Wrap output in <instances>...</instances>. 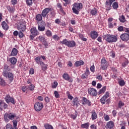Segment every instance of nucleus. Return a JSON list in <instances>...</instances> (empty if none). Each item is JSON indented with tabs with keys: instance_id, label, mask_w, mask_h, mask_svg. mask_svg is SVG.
<instances>
[{
	"instance_id": "f257e3e1",
	"label": "nucleus",
	"mask_w": 129,
	"mask_h": 129,
	"mask_svg": "<svg viewBox=\"0 0 129 129\" xmlns=\"http://www.w3.org/2000/svg\"><path fill=\"white\" fill-rule=\"evenodd\" d=\"M8 71H10V70H9V67L5 66L3 72V75L4 77L7 78L10 82H12L13 80H14V74L13 73L9 72Z\"/></svg>"
},
{
	"instance_id": "f03ea898",
	"label": "nucleus",
	"mask_w": 129,
	"mask_h": 129,
	"mask_svg": "<svg viewBox=\"0 0 129 129\" xmlns=\"http://www.w3.org/2000/svg\"><path fill=\"white\" fill-rule=\"evenodd\" d=\"M73 6V12L74 14H76V15H78L79 14V11H81L82 8H83V5L81 3H74Z\"/></svg>"
},
{
	"instance_id": "7ed1b4c3",
	"label": "nucleus",
	"mask_w": 129,
	"mask_h": 129,
	"mask_svg": "<svg viewBox=\"0 0 129 129\" xmlns=\"http://www.w3.org/2000/svg\"><path fill=\"white\" fill-rule=\"evenodd\" d=\"M60 43L62 45L67 46L69 48H74V47L76 46V43H75V41L73 40L68 41L66 39H63L62 41H60Z\"/></svg>"
},
{
	"instance_id": "20e7f679",
	"label": "nucleus",
	"mask_w": 129,
	"mask_h": 129,
	"mask_svg": "<svg viewBox=\"0 0 129 129\" xmlns=\"http://www.w3.org/2000/svg\"><path fill=\"white\" fill-rule=\"evenodd\" d=\"M105 40L108 43H115L117 41V37L113 35L107 34L105 36Z\"/></svg>"
},
{
	"instance_id": "39448f33",
	"label": "nucleus",
	"mask_w": 129,
	"mask_h": 129,
	"mask_svg": "<svg viewBox=\"0 0 129 129\" xmlns=\"http://www.w3.org/2000/svg\"><path fill=\"white\" fill-rule=\"evenodd\" d=\"M15 117H16V115L14 113H10L9 114L6 113L4 115V118L6 121H9L10 119L13 120Z\"/></svg>"
},
{
	"instance_id": "423d86ee",
	"label": "nucleus",
	"mask_w": 129,
	"mask_h": 129,
	"mask_svg": "<svg viewBox=\"0 0 129 129\" xmlns=\"http://www.w3.org/2000/svg\"><path fill=\"white\" fill-rule=\"evenodd\" d=\"M44 107V105L42 103L37 102L34 105V108L36 111H40L42 110L43 107Z\"/></svg>"
},
{
	"instance_id": "0eeeda50",
	"label": "nucleus",
	"mask_w": 129,
	"mask_h": 129,
	"mask_svg": "<svg viewBox=\"0 0 129 129\" xmlns=\"http://www.w3.org/2000/svg\"><path fill=\"white\" fill-rule=\"evenodd\" d=\"M45 28L46 24H45V22H41L38 25V30L39 31V32H44V31H45Z\"/></svg>"
},
{
	"instance_id": "6e6552de",
	"label": "nucleus",
	"mask_w": 129,
	"mask_h": 129,
	"mask_svg": "<svg viewBox=\"0 0 129 129\" xmlns=\"http://www.w3.org/2000/svg\"><path fill=\"white\" fill-rule=\"evenodd\" d=\"M101 67L102 70H105L107 68V62L105 58H103L101 60Z\"/></svg>"
},
{
	"instance_id": "1a4fd4ad",
	"label": "nucleus",
	"mask_w": 129,
	"mask_h": 129,
	"mask_svg": "<svg viewBox=\"0 0 129 129\" xmlns=\"http://www.w3.org/2000/svg\"><path fill=\"white\" fill-rule=\"evenodd\" d=\"M88 92L90 95H93V96H96V95H97V91L94 88H89Z\"/></svg>"
},
{
	"instance_id": "9d476101",
	"label": "nucleus",
	"mask_w": 129,
	"mask_h": 129,
	"mask_svg": "<svg viewBox=\"0 0 129 129\" xmlns=\"http://www.w3.org/2000/svg\"><path fill=\"white\" fill-rule=\"evenodd\" d=\"M79 102L80 101H79V99H78V97H75L73 99V102H72L73 106H77V107H78V106H79L80 104Z\"/></svg>"
},
{
	"instance_id": "9b49d317",
	"label": "nucleus",
	"mask_w": 129,
	"mask_h": 129,
	"mask_svg": "<svg viewBox=\"0 0 129 129\" xmlns=\"http://www.w3.org/2000/svg\"><path fill=\"white\" fill-rule=\"evenodd\" d=\"M30 33L33 36H38V35H40V33L38 31L36 27L32 28L30 29Z\"/></svg>"
},
{
	"instance_id": "f8f14e48",
	"label": "nucleus",
	"mask_w": 129,
	"mask_h": 129,
	"mask_svg": "<svg viewBox=\"0 0 129 129\" xmlns=\"http://www.w3.org/2000/svg\"><path fill=\"white\" fill-rule=\"evenodd\" d=\"M51 8H45L44 9L42 12L41 15L43 18H46V16L49 13H50V11H51Z\"/></svg>"
},
{
	"instance_id": "ddd939ff",
	"label": "nucleus",
	"mask_w": 129,
	"mask_h": 129,
	"mask_svg": "<svg viewBox=\"0 0 129 129\" xmlns=\"http://www.w3.org/2000/svg\"><path fill=\"white\" fill-rule=\"evenodd\" d=\"M120 39L122 41H128L129 39V34L127 33H124L120 35Z\"/></svg>"
},
{
	"instance_id": "4468645a",
	"label": "nucleus",
	"mask_w": 129,
	"mask_h": 129,
	"mask_svg": "<svg viewBox=\"0 0 129 129\" xmlns=\"http://www.w3.org/2000/svg\"><path fill=\"white\" fill-rule=\"evenodd\" d=\"M6 102L7 103H10V102H11V103H15V99L14 98H12L11 97L7 96L5 98Z\"/></svg>"
},
{
	"instance_id": "2eb2a0df",
	"label": "nucleus",
	"mask_w": 129,
	"mask_h": 129,
	"mask_svg": "<svg viewBox=\"0 0 129 129\" xmlns=\"http://www.w3.org/2000/svg\"><path fill=\"white\" fill-rule=\"evenodd\" d=\"M113 126H114V123H113L112 121H110L107 123L105 128L112 129L113 128Z\"/></svg>"
},
{
	"instance_id": "dca6fc26",
	"label": "nucleus",
	"mask_w": 129,
	"mask_h": 129,
	"mask_svg": "<svg viewBox=\"0 0 129 129\" xmlns=\"http://www.w3.org/2000/svg\"><path fill=\"white\" fill-rule=\"evenodd\" d=\"M17 28L19 31L24 32L26 30V26L24 24H21L18 25Z\"/></svg>"
},
{
	"instance_id": "f3484780",
	"label": "nucleus",
	"mask_w": 129,
	"mask_h": 129,
	"mask_svg": "<svg viewBox=\"0 0 129 129\" xmlns=\"http://www.w3.org/2000/svg\"><path fill=\"white\" fill-rule=\"evenodd\" d=\"M98 37V33L95 31L91 32V37L92 39H96Z\"/></svg>"
},
{
	"instance_id": "a211bd4d",
	"label": "nucleus",
	"mask_w": 129,
	"mask_h": 129,
	"mask_svg": "<svg viewBox=\"0 0 129 129\" xmlns=\"http://www.w3.org/2000/svg\"><path fill=\"white\" fill-rule=\"evenodd\" d=\"M83 104H87V105H91V103L89 100H88L86 98H83Z\"/></svg>"
},
{
	"instance_id": "6ab92c4d",
	"label": "nucleus",
	"mask_w": 129,
	"mask_h": 129,
	"mask_svg": "<svg viewBox=\"0 0 129 129\" xmlns=\"http://www.w3.org/2000/svg\"><path fill=\"white\" fill-rule=\"evenodd\" d=\"M75 65L76 67H79V66L84 65V61H83V60L77 61L75 63Z\"/></svg>"
},
{
	"instance_id": "aec40b11",
	"label": "nucleus",
	"mask_w": 129,
	"mask_h": 129,
	"mask_svg": "<svg viewBox=\"0 0 129 129\" xmlns=\"http://www.w3.org/2000/svg\"><path fill=\"white\" fill-rule=\"evenodd\" d=\"M17 55H18V49H17L16 48H14L12 49L11 54L10 55V56H17Z\"/></svg>"
},
{
	"instance_id": "412c9836",
	"label": "nucleus",
	"mask_w": 129,
	"mask_h": 129,
	"mask_svg": "<svg viewBox=\"0 0 129 129\" xmlns=\"http://www.w3.org/2000/svg\"><path fill=\"white\" fill-rule=\"evenodd\" d=\"M9 61L13 65H15L17 63V59L16 57H11L10 58Z\"/></svg>"
},
{
	"instance_id": "4be33fe9",
	"label": "nucleus",
	"mask_w": 129,
	"mask_h": 129,
	"mask_svg": "<svg viewBox=\"0 0 129 129\" xmlns=\"http://www.w3.org/2000/svg\"><path fill=\"white\" fill-rule=\"evenodd\" d=\"M7 9L8 11L10 12V13H13L15 12V7H11V6H8L7 7Z\"/></svg>"
},
{
	"instance_id": "5701e85b",
	"label": "nucleus",
	"mask_w": 129,
	"mask_h": 129,
	"mask_svg": "<svg viewBox=\"0 0 129 129\" xmlns=\"http://www.w3.org/2000/svg\"><path fill=\"white\" fill-rule=\"evenodd\" d=\"M97 118V114H96V112H95V111H92V120H94L95 119H96Z\"/></svg>"
},
{
	"instance_id": "b1692460",
	"label": "nucleus",
	"mask_w": 129,
	"mask_h": 129,
	"mask_svg": "<svg viewBox=\"0 0 129 129\" xmlns=\"http://www.w3.org/2000/svg\"><path fill=\"white\" fill-rule=\"evenodd\" d=\"M2 27L4 29V30H5L6 31V30H8V24H7V23H6L5 21H3L2 22Z\"/></svg>"
},
{
	"instance_id": "393cba45",
	"label": "nucleus",
	"mask_w": 129,
	"mask_h": 129,
	"mask_svg": "<svg viewBox=\"0 0 129 129\" xmlns=\"http://www.w3.org/2000/svg\"><path fill=\"white\" fill-rule=\"evenodd\" d=\"M90 14L92 15V16H96L97 14V10L96 9L94 8L91 11Z\"/></svg>"
},
{
	"instance_id": "a878e982",
	"label": "nucleus",
	"mask_w": 129,
	"mask_h": 129,
	"mask_svg": "<svg viewBox=\"0 0 129 129\" xmlns=\"http://www.w3.org/2000/svg\"><path fill=\"white\" fill-rule=\"evenodd\" d=\"M27 89L30 90V91H34V89H35V86L31 84L29 86H27Z\"/></svg>"
},
{
	"instance_id": "bb28decb",
	"label": "nucleus",
	"mask_w": 129,
	"mask_h": 129,
	"mask_svg": "<svg viewBox=\"0 0 129 129\" xmlns=\"http://www.w3.org/2000/svg\"><path fill=\"white\" fill-rule=\"evenodd\" d=\"M39 64L41 65L42 70H46L47 69V66L44 62H40V64Z\"/></svg>"
},
{
	"instance_id": "cd10ccee",
	"label": "nucleus",
	"mask_w": 129,
	"mask_h": 129,
	"mask_svg": "<svg viewBox=\"0 0 129 129\" xmlns=\"http://www.w3.org/2000/svg\"><path fill=\"white\" fill-rule=\"evenodd\" d=\"M0 85H1L2 86H6V85H7L6 81H5V80L2 78H1Z\"/></svg>"
},
{
	"instance_id": "c85d7f7f",
	"label": "nucleus",
	"mask_w": 129,
	"mask_h": 129,
	"mask_svg": "<svg viewBox=\"0 0 129 129\" xmlns=\"http://www.w3.org/2000/svg\"><path fill=\"white\" fill-rule=\"evenodd\" d=\"M44 126L45 129H54L53 126L49 124H44Z\"/></svg>"
},
{
	"instance_id": "c756f323",
	"label": "nucleus",
	"mask_w": 129,
	"mask_h": 129,
	"mask_svg": "<svg viewBox=\"0 0 129 129\" xmlns=\"http://www.w3.org/2000/svg\"><path fill=\"white\" fill-rule=\"evenodd\" d=\"M57 7L58 9H59V11L61 13H64V10H63V8H62V5H61V4L60 3H57Z\"/></svg>"
},
{
	"instance_id": "7c9ffc66",
	"label": "nucleus",
	"mask_w": 129,
	"mask_h": 129,
	"mask_svg": "<svg viewBox=\"0 0 129 129\" xmlns=\"http://www.w3.org/2000/svg\"><path fill=\"white\" fill-rule=\"evenodd\" d=\"M119 20L121 23H124L125 22V18L123 15H121L119 17Z\"/></svg>"
},
{
	"instance_id": "2f4dec72",
	"label": "nucleus",
	"mask_w": 129,
	"mask_h": 129,
	"mask_svg": "<svg viewBox=\"0 0 129 129\" xmlns=\"http://www.w3.org/2000/svg\"><path fill=\"white\" fill-rule=\"evenodd\" d=\"M112 4V3H111L109 1H106V5L107 7H108V8L106 9V10H107V11H109V10H110V7H111Z\"/></svg>"
},
{
	"instance_id": "473e14b6",
	"label": "nucleus",
	"mask_w": 129,
	"mask_h": 129,
	"mask_svg": "<svg viewBox=\"0 0 129 129\" xmlns=\"http://www.w3.org/2000/svg\"><path fill=\"white\" fill-rule=\"evenodd\" d=\"M43 18L42 17V15H41V14H38L36 15V20L37 21H42Z\"/></svg>"
},
{
	"instance_id": "72a5a7b5",
	"label": "nucleus",
	"mask_w": 129,
	"mask_h": 129,
	"mask_svg": "<svg viewBox=\"0 0 129 129\" xmlns=\"http://www.w3.org/2000/svg\"><path fill=\"white\" fill-rule=\"evenodd\" d=\"M81 127L83 128H88L89 127V123H86L81 125Z\"/></svg>"
},
{
	"instance_id": "f704fd0d",
	"label": "nucleus",
	"mask_w": 129,
	"mask_h": 129,
	"mask_svg": "<svg viewBox=\"0 0 129 129\" xmlns=\"http://www.w3.org/2000/svg\"><path fill=\"white\" fill-rule=\"evenodd\" d=\"M40 60H41V57H40L39 56L35 58V61H36V63L37 64H38L39 65H40L41 64V62H43V61H41Z\"/></svg>"
},
{
	"instance_id": "c9c22d12",
	"label": "nucleus",
	"mask_w": 129,
	"mask_h": 129,
	"mask_svg": "<svg viewBox=\"0 0 129 129\" xmlns=\"http://www.w3.org/2000/svg\"><path fill=\"white\" fill-rule=\"evenodd\" d=\"M100 102L102 104H105V102H106V98H104V97H102L101 99H100Z\"/></svg>"
},
{
	"instance_id": "e433bc0d",
	"label": "nucleus",
	"mask_w": 129,
	"mask_h": 129,
	"mask_svg": "<svg viewBox=\"0 0 129 129\" xmlns=\"http://www.w3.org/2000/svg\"><path fill=\"white\" fill-rule=\"evenodd\" d=\"M118 84L120 86H123L125 84V83L123 80H121L118 82Z\"/></svg>"
},
{
	"instance_id": "4c0bfd02",
	"label": "nucleus",
	"mask_w": 129,
	"mask_h": 129,
	"mask_svg": "<svg viewBox=\"0 0 129 129\" xmlns=\"http://www.w3.org/2000/svg\"><path fill=\"white\" fill-rule=\"evenodd\" d=\"M62 77L65 80H69V76L67 74H64L62 75Z\"/></svg>"
},
{
	"instance_id": "58836bf2",
	"label": "nucleus",
	"mask_w": 129,
	"mask_h": 129,
	"mask_svg": "<svg viewBox=\"0 0 129 129\" xmlns=\"http://www.w3.org/2000/svg\"><path fill=\"white\" fill-rule=\"evenodd\" d=\"M105 90H106V87L104 86L100 90L99 94H101V93H104V92H105Z\"/></svg>"
},
{
	"instance_id": "ea45409f",
	"label": "nucleus",
	"mask_w": 129,
	"mask_h": 129,
	"mask_svg": "<svg viewBox=\"0 0 129 129\" xmlns=\"http://www.w3.org/2000/svg\"><path fill=\"white\" fill-rule=\"evenodd\" d=\"M112 7L114 10H116L118 8V4L116 2H114L112 5Z\"/></svg>"
},
{
	"instance_id": "a19ab883",
	"label": "nucleus",
	"mask_w": 129,
	"mask_h": 129,
	"mask_svg": "<svg viewBox=\"0 0 129 129\" xmlns=\"http://www.w3.org/2000/svg\"><path fill=\"white\" fill-rule=\"evenodd\" d=\"M67 94L68 95L69 99H70V100H72V99H73V96L70 95V93L69 91L67 92Z\"/></svg>"
},
{
	"instance_id": "79ce46f5",
	"label": "nucleus",
	"mask_w": 129,
	"mask_h": 129,
	"mask_svg": "<svg viewBox=\"0 0 129 129\" xmlns=\"http://www.w3.org/2000/svg\"><path fill=\"white\" fill-rule=\"evenodd\" d=\"M46 35L47 36V37H52V33L51 32V31L47 30L46 32Z\"/></svg>"
},
{
	"instance_id": "37998d69",
	"label": "nucleus",
	"mask_w": 129,
	"mask_h": 129,
	"mask_svg": "<svg viewBox=\"0 0 129 129\" xmlns=\"http://www.w3.org/2000/svg\"><path fill=\"white\" fill-rule=\"evenodd\" d=\"M124 105V103H123L122 102V101H119L118 103V106L119 108H121V107H122V106H123Z\"/></svg>"
},
{
	"instance_id": "c03bdc74",
	"label": "nucleus",
	"mask_w": 129,
	"mask_h": 129,
	"mask_svg": "<svg viewBox=\"0 0 129 129\" xmlns=\"http://www.w3.org/2000/svg\"><path fill=\"white\" fill-rule=\"evenodd\" d=\"M18 125V122L17 121H13V126L14 129H18L17 126Z\"/></svg>"
},
{
	"instance_id": "a18cd8bd",
	"label": "nucleus",
	"mask_w": 129,
	"mask_h": 129,
	"mask_svg": "<svg viewBox=\"0 0 129 129\" xmlns=\"http://www.w3.org/2000/svg\"><path fill=\"white\" fill-rule=\"evenodd\" d=\"M54 93L55 97H56V98H59V97H60V95H59V93L57 91H55Z\"/></svg>"
},
{
	"instance_id": "49530a36",
	"label": "nucleus",
	"mask_w": 129,
	"mask_h": 129,
	"mask_svg": "<svg viewBox=\"0 0 129 129\" xmlns=\"http://www.w3.org/2000/svg\"><path fill=\"white\" fill-rule=\"evenodd\" d=\"M6 129H14L13 126L10 123H8L6 125Z\"/></svg>"
},
{
	"instance_id": "de8ad7c7",
	"label": "nucleus",
	"mask_w": 129,
	"mask_h": 129,
	"mask_svg": "<svg viewBox=\"0 0 129 129\" xmlns=\"http://www.w3.org/2000/svg\"><path fill=\"white\" fill-rule=\"evenodd\" d=\"M95 67H94V65L92 66L90 68V71H91V72H93V73H94L95 72Z\"/></svg>"
},
{
	"instance_id": "09e8293b",
	"label": "nucleus",
	"mask_w": 129,
	"mask_h": 129,
	"mask_svg": "<svg viewBox=\"0 0 129 129\" xmlns=\"http://www.w3.org/2000/svg\"><path fill=\"white\" fill-rule=\"evenodd\" d=\"M62 1L65 3V4H63V6H64V7H66L68 5H69V4H70V1H69V0H62Z\"/></svg>"
},
{
	"instance_id": "8fccbe9b",
	"label": "nucleus",
	"mask_w": 129,
	"mask_h": 129,
	"mask_svg": "<svg viewBox=\"0 0 129 129\" xmlns=\"http://www.w3.org/2000/svg\"><path fill=\"white\" fill-rule=\"evenodd\" d=\"M26 3L28 6H32L33 4V1L32 0H27Z\"/></svg>"
},
{
	"instance_id": "3c124183",
	"label": "nucleus",
	"mask_w": 129,
	"mask_h": 129,
	"mask_svg": "<svg viewBox=\"0 0 129 129\" xmlns=\"http://www.w3.org/2000/svg\"><path fill=\"white\" fill-rule=\"evenodd\" d=\"M18 36L20 38H23V37H24V33L22 32V31H20L18 33Z\"/></svg>"
},
{
	"instance_id": "603ef678",
	"label": "nucleus",
	"mask_w": 129,
	"mask_h": 129,
	"mask_svg": "<svg viewBox=\"0 0 129 129\" xmlns=\"http://www.w3.org/2000/svg\"><path fill=\"white\" fill-rule=\"evenodd\" d=\"M86 74V76H88V75H89V74H90V72L89 71V69H88V68H86V72L85 73Z\"/></svg>"
},
{
	"instance_id": "864d4df0",
	"label": "nucleus",
	"mask_w": 129,
	"mask_h": 129,
	"mask_svg": "<svg viewBox=\"0 0 129 129\" xmlns=\"http://www.w3.org/2000/svg\"><path fill=\"white\" fill-rule=\"evenodd\" d=\"M58 86V83L56 81H54L53 82V84L52 85V88H56L57 86Z\"/></svg>"
},
{
	"instance_id": "5fc2aeb1",
	"label": "nucleus",
	"mask_w": 129,
	"mask_h": 129,
	"mask_svg": "<svg viewBox=\"0 0 129 129\" xmlns=\"http://www.w3.org/2000/svg\"><path fill=\"white\" fill-rule=\"evenodd\" d=\"M38 39L41 41V42H43L45 41V37H43V36H39L38 37Z\"/></svg>"
},
{
	"instance_id": "6e6d98bb",
	"label": "nucleus",
	"mask_w": 129,
	"mask_h": 129,
	"mask_svg": "<svg viewBox=\"0 0 129 129\" xmlns=\"http://www.w3.org/2000/svg\"><path fill=\"white\" fill-rule=\"evenodd\" d=\"M103 97L106 99V98H108V97H109V93L108 92H106L105 95H104Z\"/></svg>"
},
{
	"instance_id": "4d7b16f0",
	"label": "nucleus",
	"mask_w": 129,
	"mask_h": 129,
	"mask_svg": "<svg viewBox=\"0 0 129 129\" xmlns=\"http://www.w3.org/2000/svg\"><path fill=\"white\" fill-rule=\"evenodd\" d=\"M35 73V71L34 69L31 68L29 71V74H31V75L34 74Z\"/></svg>"
},
{
	"instance_id": "13d9d810",
	"label": "nucleus",
	"mask_w": 129,
	"mask_h": 129,
	"mask_svg": "<svg viewBox=\"0 0 129 129\" xmlns=\"http://www.w3.org/2000/svg\"><path fill=\"white\" fill-rule=\"evenodd\" d=\"M104 119L106 121L109 120V116L108 115H104Z\"/></svg>"
},
{
	"instance_id": "bf43d9fd",
	"label": "nucleus",
	"mask_w": 129,
	"mask_h": 129,
	"mask_svg": "<svg viewBox=\"0 0 129 129\" xmlns=\"http://www.w3.org/2000/svg\"><path fill=\"white\" fill-rule=\"evenodd\" d=\"M27 89H28L27 86H23L22 88V90L23 92H26V91H27Z\"/></svg>"
},
{
	"instance_id": "052dcab7",
	"label": "nucleus",
	"mask_w": 129,
	"mask_h": 129,
	"mask_svg": "<svg viewBox=\"0 0 129 129\" xmlns=\"http://www.w3.org/2000/svg\"><path fill=\"white\" fill-rule=\"evenodd\" d=\"M71 118H73V119H76V117H77V114H72L71 116Z\"/></svg>"
},
{
	"instance_id": "680f3d73",
	"label": "nucleus",
	"mask_w": 129,
	"mask_h": 129,
	"mask_svg": "<svg viewBox=\"0 0 129 129\" xmlns=\"http://www.w3.org/2000/svg\"><path fill=\"white\" fill-rule=\"evenodd\" d=\"M118 31H119V32H122L123 31V27L122 26H119L118 28H117Z\"/></svg>"
},
{
	"instance_id": "e2e57ef3",
	"label": "nucleus",
	"mask_w": 129,
	"mask_h": 129,
	"mask_svg": "<svg viewBox=\"0 0 129 129\" xmlns=\"http://www.w3.org/2000/svg\"><path fill=\"white\" fill-rule=\"evenodd\" d=\"M2 105H3V107L4 109L8 108V104H7L6 103L3 102L2 103Z\"/></svg>"
},
{
	"instance_id": "0e129e2a",
	"label": "nucleus",
	"mask_w": 129,
	"mask_h": 129,
	"mask_svg": "<svg viewBox=\"0 0 129 129\" xmlns=\"http://www.w3.org/2000/svg\"><path fill=\"white\" fill-rule=\"evenodd\" d=\"M53 39L56 40V41H58L59 40V36L57 35H55L53 36Z\"/></svg>"
},
{
	"instance_id": "69168bd1",
	"label": "nucleus",
	"mask_w": 129,
	"mask_h": 129,
	"mask_svg": "<svg viewBox=\"0 0 129 129\" xmlns=\"http://www.w3.org/2000/svg\"><path fill=\"white\" fill-rule=\"evenodd\" d=\"M90 127L91 129H97V126L95 124H92Z\"/></svg>"
},
{
	"instance_id": "338daca9",
	"label": "nucleus",
	"mask_w": 129,
	"mask_h": 129,
	"mask_svg": "<svg viewBox=\"0 0 129 129\" xmlns=\"http://www.w3.org/2000/svg\"><path fill=\"white\" fill-rule=\"evenodd\" d=\"M45 101L47 103H49V102H50V98H48V97H46L45 98Z\"/></svg>"
},
{
	"instance_id": "774afa93",
	"label": "nucleus",
	"mask_w": 129,
	"mask_h": 129,
	"mask_svg": "<svg viewBox=\"0 0 129 129\" xmlns=\"http://www.w3.org/2000/svg\"><path fill=\"white\" fill-rule=\"evenodd\" d=\"M11 3L12 5H17V3H18V1L17 0H12Z\"/></svg>"
}]
</instances>
